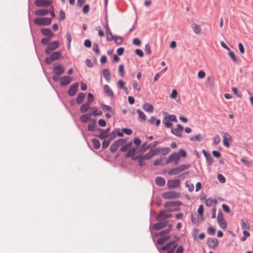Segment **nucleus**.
Masks as SVG:
<instances>
[{"label": "nucleus", "mask_w": 253, "mask_h": 253, "mask_svg": "<svg viewBox=\"0 0 253 253\" xmlns=\"http://www.w3.org/2000/svg\"><path fill=\"white\" fill-rule=\"evenodd\" d=\"M166 220L167 219H164L158 221V222L153 225V229L155 230H160L164 228L168 223V221Z\"/></svg>", "instance_id": "14"}, {"label": "nucleus", "mask_w": 253, "mask_h": 253, "mask_svg": "<svg viewBox=\"0 0 253 253\" xmlns=\"http://www.w3.org/2000/svg\"><path fill=\"white\" fill-rule=\"evenodd\" d=\"M102 74L106 81L109 82L111 78L110 71L108 69H104L102 71Z\"/></svg>", "instance_id": "24"}, {"label": "nucleus", "mask_w": 253, "mask_h": 253, "mask_svg": "<svg viewBox=\"0 0 253 253\" xmlns=\"http://www.w3.org/2000/svg\"><path fill=\"white\" fill-rule=\"evenodd\" d=\"M143 109L144 111L149 113H152L154 110V107L152 105L146 103L143 105Z\"/></svg>", "instance_id": "22"}, {"label": "nucleus", "mask_w": 253, "mask_h": 253, "mask_svg": "<svg viewBox=\"0 0 253 253\" xmlns=\"http://www.w3.org/2000/svg\"><path fill=\"white\" fill-rule=\"evenodd\" d=\"M186 186L188 187V190L189 191L192 192L193 191L194 186V185L191 183L190 182L187 181L186 183Z\"/></svg>", "instance_id": "50"}, {"label": "nucleus", "mask_w": 253, "mask_h": 253, "mask_svg": "<svg viewBox=\"0 0 253 253\" xmlns=\"http://www.w3.org/2000/svg\"><path fill=\"white\" fill-rule=\"evenodd\" d=\"M190 167L191 165L190 164H182L175 168V174H178L179 173L188 169Z\"/></svg>", "instance_id": "15"}, {"label": "nucleus", "mask_w": 253, "mask_h": 253, "mask_svg": "<svg viewBox=\"0 0 253 253\" xmlns=\"http://www.w3.org/2000/svg\"><path fill=\"white\" fill-rule=\"evenodd\" d=\"M126 142V140L125 139H119L115 140L114 143L119 148V146L124 145Z\"/></svg>", "instance_id": "39"}, {"label": "nucleus", "mask_w": 253, "mask_h": 253, "mask_svg": "<svg viewBox=\"0 0 253 253\" xmlns=\"http://www.w3.org/2000/svg\"><path fill=\"white\" fill-rule=\"evenodd\" d=\"M51 18L47 17H36L34 20V23L36 25L40 26H48L51 24Z\"/></svg>", "instance_id": "4"}, {"label": "nucleus", "mask_w": 253, "mask_h": 253, "mask_svg": "<svg viewBox=\"0 0 253 253\" xmlns=\"http://www.w3.org/2000/svg\"><path fill=\"white\" fill-rule=\"evenodd\" d=\"M187 153L186 151L183 149H180L177 153L175 152V165H177L179 163L180 158H186Z\"/></svg>", "instance_id": "9"}, {"label": "nucleus", "mask_w": 253, "mask_h": 253, "mask_svg": "<svg viewBox=\"0 0 253 253\" xmlns=\"http://www.w3.org/2000/svg\"><path fill=\"white\" fill-rule=\"evenodd\" d=\"M156 183L158 186H163L165 184V180L162 177L158 176L156 178Z\"/></svg>", "instance_id": "32"}, {"label": "nucleus", "mask_w": 253, "mask_h": 253, "mask_svg": "<svg viewBox=\"0 0 253 253\" xmlns=\"http://www.w3.org/2000/svg\"><path fill=\"white\" fill-rule=\"evenodd\" d=\"M241 226L243 229L250 230V226L247 219H242L241 221Z\"/></svg>", "instance_id": "29"}, {"label": "nucleus", "mask_w": 253, "mask_h": 253, "mask_svg": "<svg viewBox=\"0 0 253 253\" xmlns=\"http://www.w3.org/2000/svg\"><path fill=\"white\" fill-rule=\"evenodd\" d=\"M202 152L206 158L207 163H208V165L209 166L212 165L213 163V160L211 154L207 153L204 149L203 150Z\"/></svg>", "instance_id": "18"}, {"label": "nucleus", "mask_w": 253, "mask_h": 253, "mask_svg": "<svg viewBox=\"0 0 253 253\" xmlns=\"http://www.w3.org/2000/svg\"><path fill=\"white\" fill-rule=\"evenodd\" d=\"M216 230L215 229L212 227L210 226L208 228L207 232L209 235H213L215 233Z\"/></svg>", "instance_id": "45"}, {"label": "nucleus", "mask_w": 253, "mask_h": 253, "mask_svg": "<svg viewBox=\"0 0 253 253\" xmlns=\"http://www.w3.org/2000/svg\"><path fill=\"white\" fill-rule=\"evenodd\" d=\"M119 72L120 74V75L122 76H123L124 74H125V72H124V65L123 64L122 65H120L119 67Z\"/></svg>", "instance_id": "63"}, {"label": "nucleus", "mask_w": 253, "mask_h": 253, "mask_svg": "<svg viewBox=\"0 0 253 253\" xmlns=\"http://www.w3.org/2000/svg\"><path fill=\"white\" fill-rule=\"evenodd\" d=\"M100 131L99 134L97 136L98 138L101 139H104L108 137L109 134H107L103 129L99 128Z\"/></svg>", "instance_id": "33"}, {"label": "nucleus", "mask_w": 253, "mask_h": 253, "mask_svg": "<svg viewBox=\"0 0 253 253\" xmlns=\"http://www.w3.org/2000/svg\"><path fill=\"white\" fill-rule=\"evenodd\" d=\"M85 97V95L84 93L80 92L78 93L77 99H76V102L78 104H80L83 103L84 101V98Z\"/></svg>", "instance_id": "27"}, {"label": "nucleus", "mask_w": 253, "mask_h": 253, "mask_svg": "<svg viewBox=\"0 0 253 253\" xmlns=\"http://www.w3.org/2000/svg\"><path fill=\"white\" fill-rule=\"evenodd\" d=\"M133 86L134 89L137 90L138 91H139L141 89V86L140 84L136 81H133Z\"/></svg>", "instance_id": "53"}, {"label": "nucleus", "mask_w": 253, "mask_h": 253, "mask_svg": "<svg viewBox=\"0 0 253 253\" xmlns=\"http://www.w3.org/2000/svg\"><path fill=\"white\" fill-rule=\"evenodd\" d=\"M218 240L216 238H208L207 244L210 248L215 249L218 245Z\"/></svg>", "instance_id": "12"}, {"label": "nucleus", "mask_w": 253, "mask_h": 253, "mask_svg": "<svg viewBox=\"0 0 253 253\" xmlns=\"http://www.w3.org/2000/svg\"><path fill=\"white\" fill-rule=\"evenodd\" d=\"M145 52L147 55H150L151 53L150 45L149 43H147L145 45Z\"/></svg>", "instance_id": "46"}, {"label": "nucleus", "mask_w": 253, "mask_h": 253, "mask_svg": "<svg viewBox=\"0 0 253 253\" xmlns=\"http://www.w3.org/2000/svg\"><path fill=\"white\" fill-rule=\"evenodd\" d=\"M206 76V73L204 71H200L198 74V77L199 79H203Z\"/></svg>", "instance_id": "64"}, {"label": "nucleus", "mask_w": 253, "mask_h": 253, "mask_svg": "<svg viewBox=\"0 0 253 253\" xmlns=\"http://www.w3.org/2000/svg\"><path fill=\"white\" fill-rule=\"evenodd\" d=\"M53 61L59 59L61 56V52L57 51L52 53L50 56Z\"/></svg>", "instance_id": "28"}, {"label": "nucleus", "mask_w": 253, "mask_h": 253, "mask_svg": "<svg viewBox=\"0 0 253 253\" xmlns=\"http://www.w3.org/2000/svg\"><path fill=\"white\" fill-rule=\"evenodd\" d=\"M137 149V147L131 148V149L128 150L127 153L125 155V157H131L132 160L137 161L138 165L140 167L145 166L146 165L145 161L150 160L157 153V151L156 150L152 149L145 154L141 153L140 155L135 156V153Z\"/></svg>", "instance_id": "1"}, {"label": "nucleus", "mask_w": 253, "mask_h": 253, "mask_svg": "<svg viewBox=\"0 0 253 253\" xmlns=\"http://www.w3.org/2000/svg\"><path fill=\"white\" fill-rule=\"evenodd\" d=\"M49 13L48 10L46 9H40L36 10L35 11V14L37 16H45Z\"/></svg>", "instance_id": "20"}, {"label": "nucleus", "mask_w": 253, "mask_h": 253, "mask_svg": "<svg viewBox=\"0 0 253 253\" xmlns=\"http://www.w3.org/2000/svg\"><path fill=\"white\" fill-rule=\"evenodd\" d=\"M222 207L223 211L225 212L228 213L230 212V209L229 206H227V205L223 204L222 205Z\"/></svg>", "instance_id": "61"}, {"label": "nucleus", "mask_w": 253, "mask_h": 253, "mask_svg": "<svg viewBox=\"0 0 253 253\" xmlns=\"http://www.w3.org/2000/svg\"><path fill=\"white\" fill-rule=\"evenodd\" d=\"M94 100V96L92 93H88L87 94V102L89 103H91Z\"/></svg>", "instance_id": "57"}, {"label": "nucleus", "mask_w": 253, "mask_h": 253, "mask_svg": "<svg viewBox=\"0 0 253 253\" xmlns=\"http://www.w3.org/2000/svg\"><path fill=\"white\" fill-rule=\"evenodd\" d=\"M90 104L85 102L80 107V111L82 113H85L90 108Z\"/></svg>", "instance_id": "26"}, {"label": "nucleus", "mask_w": 253, "mask_h": 253, "mask_svg": "<svg viewBox=\"0 0 253 253\" xmlns=\"http://www.w3.org/2000/svg\"><path fill=\"white\" fill-rule=\"evenodd\" d=\"M160 252L161 250L166 251V253H174V241H171L164 246L162 249L158 248Z\"/></svg>", "instance_id": "6"}, {"label": "nucleus", "mask_w": 253, "mask_h": 253, "mask_svg": "<svg viewBox=\"0 0 253 253\" xmlns=\"http://www.w3.org/2000/svg\"><path fill=\"white\" fill-rule=\"evenodd\" d=\"M204 139V137L201 134H199L197 135H195L190 137V140L192 141L194 140H197L199 142L203 141Z\"/></svg>", "instance_id": "36"}, {"label": "nucleus", "mask_w": 253, "mask_h": 253, "mask_svg": "<svg viewBox=\"0 0 253 253\" xmlns=\"http://www.w3.org/2000/svg\"><path fill=\"white\" fill-rule=\"evenodd\" d=\"M165 210L161 211L160 213L157 215L156 219L157 221L167 219L172 216V214L170 212L174 211V201L167 202L165 204Z\"/></svg>", "instance_id": "2"}, {"label": "nucleus", "mask_w": 253, "mask_h": 253, "mask_svg": "<svg viewBox=\"0 0 253 253\" xmlns=\"http://www.w3.org/2000/svg\"><path fill=\"white\" fill-rule=\"evenodd\" d=\"M137 113L138 114L139 118L142 121H144L146 120V116L145 114L140 109H137Z\"/></svg>", "instance_id": "42"}, {"label": "nucleus", "mask_w": 253, "mask_h": 253, "mask_svg": "<svg viewBox=\"0 0 253 253\" xmlns=\"http://www.w3.org/2000/svg\"><path fill=\"white\" fill-rule=\"evenodd\" d=\"M232 90L234 94H235L238 97H241L242 96V93L241 92H238L236 87H232Z\"/></svg>", "instance_id": "48"}, {"label": "nucleus", "mask_w": 253, "mask_h": 253, "mask_svg": "<svg viewBox=\"0 0 253 253\" xmlns=\"http://www.w3.org/2000/svg\"><path fill=\"white\" fill-rule=\"evenodd\" d=\"M174 121V115L165 116L163 120V123L166 124V123Z\"/></svg>", "instance_id": "38"}, {"label": "nucleus", "mask_w": 253, "mask_h": 253, "mask_svg": "<svg viewBox=\"0 0 253 253\" xmlns=\"http://www.w3.org/2000/svg\"><path fill=\"white\" fill-rule=\"evenodd\" d=\"M41 33L43 35L49 38H52L54 36V34L49 28H42L41 30Z\"/></svg>", "instance_id": "19"}, {"label": "nucleus", "mask_w": 253, "mask_h": 253, "mask_svg": "<svg viewBox=\"0 0 253 253\" xmlns=\"http://www.w3.org/2000/svg\"><path fill=\"white\" fill-rule=\"evenodd\" d=\"M72 79L70 76H63L60 79V85L65 86L69 84L72 82Z\"/></svg>", "instance_id": "16"}, {"label": "nucleus", "mask_w": 253, "mask_h": 253, "mask_svg": "<svg viewBox=\"0 0 253 253\" xmlns=\"http://www.w3.org/2000/svg\"><path fill=\"white\" fill-rule=\"evenodd\" d=\"M101 108L104 112H110L111 113H114V111L112 108L109 106L105 104H101Z\"/></svg>", "instance_id": "21"}, {"label": "nucleus", "mask_w": 253, "mask_h": 253, "mask_svg": "<svg viewBox=\"0 0 253 253\" xmlns=\"http://www.w3.org/2000/svg\"><path fill=\"white\" fill-rule=\"evenodd\" d=\"M221 135L223 137V143L224 145L228 148L230 146L229 141L231 140V136L228 132H222Z\"/></svg>", "instance_id": "10"}, {"label": "nucleus", "mask_w": 253, "mask_h": 253, "mask_svg": "<svg viewBox=\"0 0 253 253\" xmlns=\"http://www.w3.org/2000/svg\"><path fill=\"white\" fill-rule=\"evenodd\" d=\"M132 142L131 141L128 142L127 143L123 145L121 147V151L122 152H126V151H127L128 150H130L131 149V147L132 146Z\"/></svg>", "instance_id": "34"}, {"label": "nucleus", "mask_w": 253, "mask_h": 253, "mask_svg": "<svg viewBox=\"0 0 253 253\" xmlns=\"http://www.w3.org/2000/svg\"><path fill=\"white\" fill-rule=\"evenodd\" d=\"M122 131L127 135H130L132 132V131L131 129L127 128H123L122 129Z\"/></svg>", "instance_id": "60"}, {"label": "nucleus", "mask_w": 253, "mask_h": 253, "mask_svg": "<svg viewBox=\"0 0 253 253\" xmlns=\"http://www.w3.org/2000/svg\"><path fill=\"white\" fill-rule=\"evenodd\" d=\"M103 90L105 94H106L107 95L110 96L111 98H115V95L113 91V90L111 89V88L110 87V86L107 84H105L103 86Z\"/></svg>", "instance_id": "17"}, {"label": "nucleus", "mask_w": 253, "mask_h": 253, "mask_svg": "<svg viewBox=\"0 0 253 253\" xmlns=\"http://www.w3.org/2000/svg\"><path fill=\"white\" fill-rule=\"evenodd\" d=\"M106 35L107 40L109 41H111L113 40L114 36H113V34L110 30L106 31Z\"/></svg>", "instance_id": "44"}, {"label": "nucleus", "mask_w": 253, "mask_h": 253, "mask_svg": "<svg viewBox=\"0 0 253 253\" xmlns=\"http://www.w3.org/2000/svg\"><path fill=\"white\" fill-rule=\"evenodd\" d=\"M66 38L67 41V47L69 49L71 47V42L72 41L71 36L69 32L66 33Z\"/></svg>", "instance_id": "43"}, {"label": "nucleus", "mask_w": 253, "mask_h": 253, "mask_svg": "<svg viewBox=\"0 0 253 253\" xmlns=\"http://www.w3.org/2000/svg\"><path fill=\"white\" fill-rule=\"evenodd\" d=\"M92 142L93 147L95 149H98L100 147V143L98 139L96 138H93L92 139Z\"/></svg>", "instance_id": "40"}, {"label": "nucleus", "mask_w": 253, "mask_h": 253, "mask_svg": "<svg viewBox=\"0 0 253 253\" xmlns=\"http://www.w3.org/2000/svg\"><path fill=\"white\" fill-rule=\"evenodd\" d=\"M228 55L231 57V58L232 59V60L233 61L237 62L236 57L233 51L229 50V52L228 53Z\"/></svg>", "instance_id": "58"}, {"label": "nucleus", "mask_w": 253, "mask_h": 253, "mask_svg": "<svg viewBox=\"0 0 253 253\" xmlns=\"http://www.w3.org/2000/svg\"><path fill=\"white\" fill-rule=\"evenodd\" d=\"M241 161L246 166L250 167L252 166V163L250 162L247 161L245 158H242L241 159Z\"/></svg>", "instance_id": "51"}, {"label": "nucleus", "mask_w": 253, "mask_h": 253, "mask_svg": "<svg viewBox=\"0 0 253 253\" xmlns=\"http://www.w3.org/2000/svg\"><path fill=\"white\" fill-rule=\"evenodd\" d=\"M113 40H114L115 43L117 44H121L123 42V40L122 37L121 36H115L114 37Z\"/></svg>", "instance_id": "41"}, {"label": "nucleus", "mask_w": 253, "mask_h": 253, "mask_svg": "<svg viewBox=\"0 0 253 253\" xmlns=\"http://www.w3.org/2000/svg\"><path fill=\"white\" fill-rule=\"evenodd\" d=\"M151 144L147 145V142H144L141 146V148L139 150L138 152L140 153H144L147 149L150 148Z\"/></svg>", "instance_id": "31"}, {"label": "nucleus", "mask_w": 253, "mask_h": 253, "mask_svg": "<svg viewBox=\"0 0 253 253\" xmlns=\"http://www.w3.org/2000/svg\"><path fill=\"white\" fill-rule=\"evenodd\" d=\"M217 220L220 227H221L222 229H226L227 228V224L226 221L221 210H220L218 212Z\"/></svg>", "instance_id": "7"}, {"label": "nucleus", "mask_w": 253, "mask_h": 253, "mask_svg": "<svg viewBox=\"0 0 253 253\" xmlns=\"http://www.w3.org/2000/svg\"><path fill=\"white\" fill-rule=\"evenodd\" d=\"M116 136V132L115 131H113L111 132L110 134L109 133V136H108V137H109V140L111 141L112 140H113L115 138Z\"/></svg>", "instance_id": "62"}, {"label": "nucleus", "mask_w": 253, "mask_h": 253, "mask_svg": "<svg viewBox=\"0 0 253 253\" xmlns=\"http://www.w3.org/2000/svg\"><path fill=\"white\" fill-rule=\"evenodd\" d=\"M192 28L193 30V32L196 34H199L201 32V26L197 24L196 23H193L191 25Z\"/></svg>", "instance_id": "25"}, {"label": "nucleus", "mask_w": 253, "mask_h": 253, "mask_svg": "<svg viewBox=\"0 0 253 253\" xmlns=\"http://www.w3.org/2000/svg\"><path fill=\"white\" fill-rule=\"evenodd\" d=\"M162 196L166 199L174 198V191H167L162 194Z\"/></svg>", "instance_id": "23"}, {"label": "nucleus", "mask_w": 253, "mask_h": 253, "mask_svg": "<svg viewBox=\"0 0 253 253\" xmlns=\"http://www.w3.org/2000/svg\"><path fill=\"white\" fill-rule=\"evenodd\" d=\"M118 148V147L115 145V144L114 142L110 147V150L112 153L116 152Z\"/></svg>", "instance_id": "56"}, {"label": "nucleus", "mask_w": 253, "mask_h": 253, "mask_svg": "<svg viewBox=\"0 0 253 253\" xmlns=\"http://www.w3.org/2000/svg\"><path fill=\"white\" fill-rule=\"evenodd\" d=\"M96 30L98 32V36L100 37H103L104 36V33L101 30L100 26H97L96 27Z\"/></svg>", "instance_id": "52"}, {"label": "nucleus", "mask_w": 253, "mask_h": 253, "mask_svg": "<svg viewBox=\"0 0 253 253\" xmlns=\"http://www.w3.org/2000/svg\"><path fill=\"white\" fill-rule=\"evenodd\" d=\"M51 0H36L35 5L38 7H46L52 3Z\"/></svg>", "instance_id": "13"}, {"label": "nucleus", "mask_w": 253, "mask_h": 253, "mask_svg": "<svg viewBox=\"0 0 253 253\" xmlns=\"http://www.w3.org/2000/svg\"><path fill=\"white\" fill-rule=\"evenodd\" d=\"M91 113L84 114L81 116L80 119L83 123H86L90 120Z\"/></svg>", "instance_id": "30"}, {"label": "nucleus", "mask_w": 253, "mask_h": 253, "mask_svg": "<svg viewBox=\"0 0 253 253\" xmlns=\"http://www.w3.org/2000/svg\"><path fill=\"white\" fill-rule=\"evenodd\" d=\"M59 42L58 41H54L48 44L47 48L45 50V53L46 54H49L51 52L56 49L58 48L59 46Z\"/></svg>", "instance_id": "5"}, {"label": "nucleus", "mask_w": 253, "mask_h": 253, "mask_svg": "<svg viewBox=\"0 0 253 253\" xmlns=\"http://www.w3.org/2000/svg\"><path fill=\"white\" fill-rule=\"evenodd\" d=\"M172 225H170L168 229L161 231L160 233L155 234V236H161L162 237L159 238L157 243L158 245H163L166 241H168L170 238V236L169 235V232L171 230Z\"/></svg>", "instance_id": "3"}, {"label": "nucleus", "mask_w": 253, "mask_h": 253, "mask_svg": "<svg viewBox=\"0 0 253 253\" xmlns=\"http://www.w3.org/2000/svg\"><path fill=\"white\" fill-rule=\"evenodd\" d=\"M96 122L94 120H91V123L88 126V130L94 131L95 130Z\"/></svg>", "instance_id": "35"}, {"label": "nucleus", "mask_w": 253, "mask_h": 253, "mask_svg": "<svg viewBox=\"0 0 253 253\" xmlns=\"http://www.w3.org/2000/svg\"><path fill=\"white\" fill-rule=\"evenodd\" d=\"M79 84L76 83L72 84L68 90V93L70 96H74L77 92L79 88Z\"/></svg>", "instance_id": "11"}, {"label": "nucleus", "mask_w": 253, "mask_h": 253, "mask_svg": "<svg viewBox=\"0 0 253 253\" xmlns=\"http://www.w3.org/2000/svg\"><path fill=\"white\" fill-rule=\"evenodd\" d=\"M217 179L221 183H224L226 181L225 177L222 174H218L217 175Z\"/></svg>", "instance_id": "47"}, {"label": "nucleus", "mask_w": 253, "mask_h": 253, "mask_svg": "<svg viewBox=\"0 0 253 253\" xmlns=\"http://www.w3.org/2000/svg\"><path fill=\"white\" fill-rule=\"evenodd\" d=\"M213 201L211 198H210L206 199L205 204L207 207H211L212 206Z\"/></svg>", "instance_id": "59"}, {"label": "nucleus", "mask_w": 253, "mask_h": 253, "mask_svg": "<svg viewBox=\"0 0 253 253\" xmlns=\"http://www.w3.org/2000/svg\"><path fill=\"white\" fill-rule=\"evenodd\" d=\"M65 71L64 67L59 64H54L52 69V72L54 74L61 75Z\"/></svg>", "instance_id": "8"}, {"label": "nucleus", "mask_w": 253, "mask_h": 253, "mask_svg": "<svg viewBox=\"0 0 253 253\" xmlns=\"http://www.w3.org/2000/svg\"><path fill=\"white\" fill-rule=\"evenodd\" d=\"M110 142L111 141L109 140H104L102 142V148L106 149L109 146Z\"/></svg>", "instance_id": "49"}, {"label": "nucleus", "mask_w": 253, "mask_h": 253, "mask_svg": "<svg viewBox=\"0 0 253 253\" xmlns=\"http://www.w3.org/2000/svg\"><path fill=\"white\" fill-rule=\"evenodd\" d=\"M92 49L95 53H96L97 54H99L100 53V51L97 43H93Z\"/></svg>", "instance_id": "54"}, {"label": "nucleus", "mask_w": 253, "mask_h": 253, "mask_svg": "<svg viewBox=\"0 0 253 253\" xmlns=\"http://www.w3.org/2000/svg\"><path fill=\"white\" fill-rule=\"evenodd\" d=\"M51 38H43L41 40V43L43 45H47V44H48V42H49V41H50V39Z\"/></svg>", "instance_id": "55"}, {"label": "nucleus", "mask_w": 253, "mask_h": 253, "mask_svg": "<svg viewBox=\"0 0 253 253\" xmlns=\"http://www.w3.org/2000/svg\"><path fill=\"white\" fill-rule=\"evenodd\" d=\"M149 122L151 124H156V126H158L161 123V121L159 119H157L155 117H151L149 119Z\"/></svg>", "instance_id": "37"}]
</instances>
